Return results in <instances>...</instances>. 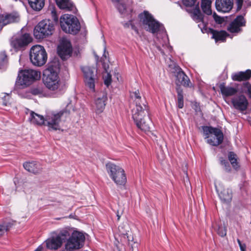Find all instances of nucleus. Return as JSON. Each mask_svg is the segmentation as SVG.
Segmentation results:
<instances>
[{
	"label": "nucleus",
	"instance_id": "obj_60",
	"mask_svg": "<svg viewBox=\"0 0 251 251\" xmlns=\"http://www.w3.org/2000/svg\"><path fill=\"white\" fill-rule=\"evenodd\" d=\"M4 105H7V102H4V101H3V103H2Z\"/></svg>",
	"mask_w": 251,
	"mask_h": 251
},
{
	"label": "nucleus",
	"instance_id": "obj_62",
	"mask_svg": "<svg viewBox=\"0 0 251 251\" xmlns=\"http://www.w3.org/2000/svg\"><path fill=\"white\" fill-rule=\"evenodd\" d=\"M248 84H249V83H248V82H247V83H245V84H244V85H248Z\"/></svg>",
	"mask_w": 251,
	"mask_h": 251
},
{
	"label": "nucleus",
	"instance_id": "obj_61",
	"mask_svg": "<svg viewBox=\"0 0 251 251\" xmlns=\"http://www.w3.org/2000/svg\"><path fill=\"white\" fill-rule=\"evenodd\" d=\"M112 1L117 2L119 1V0H112Z\"/></svg>",
	"mask_w": 251,
	"mask_h": 251
},
{
	"label": "nucleus",
	"instance_id": "obj_27",
	"mask_svg": "<svg viewBox=\"0 0 251 251\" xmlns=\"http://www.w3.org/2000/svg\"><path fill=\"white\" fill-rule=\"evenodd\" d=\"M57 6L62 9L74 11L75 6L70 0H55Z\"/></svg>",
	"mask_w": 251,
	"mask_h": 251
},
{
	"label": "nucleus",
	"instance_id": "obj_31",
	"mask_svg": "<svg viewBox=\"0 0 251 251\" xmlns=\"http://www.w3.org/2000/svg\"><path fill=\"white\" fill-rule=\"evenodd\" d=\"M211 3L210 0H201V9L203 12L207 15H211L212 14Z\"/></svg>",
	"mask_w": 251,
	"mask_h": 251
},
{
	"label": "nucleus",
	"instance_id": "obj_1",
	"mask_svg": "<svg viewBox=\"0 0 251 251\" xmlns=\"http://www.w3.org/2000/svg\"><path fill=\"white\" fill-rule=\"evenodd\" d=\"M108 174L117 185L124 186L126 182V176L124 170L119 166L109 162L106 164Z\"/></svg>",
	"mask_w": 251,
	"mask_h": 251
},
{
	"label": "nucleus",
	"instance_id": "obj_6",
	"mask_svg": "<svg viewBox=\"0 0 251 251\" xmlns=\"http://www.w3.org/2000/svg\"><path fill=\"white\" fill-rule=\"evenodd\" d=\"M43 82L46 87L51 90H55L59 87V77L55 68L50 66L43 72Z\"/></svg>",
	"mask_w": 251,
	"mask_h": 251
},
{
	"label": "nucleus",
	"instance_id": "obj_34",
	"mask_svg": "<svg viewBox=\"0 0 251 251\" xmlns=\"http://www.w3.org/2000/svg\"><path fill=\"white\" fill-rule=\"evenodd\" d=\"M236 154L233 152L230 151L228 153V158L232 167L237 169L239 168V165L237 160Z\"/></svg>",
	"mask_w": 251,
	"mask_h": 251
},
{
	"label": "nucleus",
	"instance_id": "obj_44",
	"mask_svg": "<svg viewBox=\"0 0 251 251\" xmlns=\"http://www.w3.org/2000/svg\"><path fill=\"white\" fill-rule=\"evenodd\" d=\"M235 3L237 5L236 11H238L240 10L242 8L243 3V0H235Z\"/></svg>",
	"mask_w": 251,
	"mask_h": 251
},
{
	"label": "nucleus",
	"instance_id": "obj_17",
	"mask_svg": "<svg viewBox=\"0 0 251 251\" xmlns=\"http://www.w3.org/2000/svg\"><path fill=\"white\" fill-rule=\"evenodd\" d=\"M233 0H216L215 6L219 12H229L233 8Z\"/></svg>",
	"mask_w": 251,
	"mask_h": 251
},
{
	"label": "nucleus",
	"instance_id": "obj_48",
	"mask_svg": "<svg viewBox=\"0 0 251 251\" xmlns=\"http://www.w3.org/2000/svg\"><path fill=\"white\" fill-rule=\"evenodd\" d=\"M240 249L241 251H246V245L245 244H243L242 245H240Z\"/></svg>",
	"mask_w": 251,
	"mask_h": 251
},
{
	"label": "nucleus",
	"instance_id": "obj_51",
	"mask_svg": "<svg viewBox=\"0 0 251 251\" xmlns=\"http://www.w3.org/2000/svg\"><path fill=\"white\" fill-rule=\"evenodd\" d=\"M221 163L222 164L225 165L226 167V165L228 166V163L225 160H221Z\"/></svg>",
	"mask_w": 251,
	"mask_h": 251
},
{
	"label": "nucleus",
	"instance_id": "obj_41",
	"mask_svg": "<svg viewBox=\"0 0 251 251\" xmlns=\"http://www.w3.org/2000/svg\"><path fill=\"white\" fill-rule=\"evenodd\" d=\"M116 7L121 13H124L126 10V7L124 4L122 3H118Z\"/></svg>",
	"mask_w": 251,
	"mask_h": 251
},
{
	"label": "nucleus",
	"instance_id": "obj_59",
	"mask_svg": "<svg viewBox=\"0 0 251 251\" xmlns=\"http://www.w3.org/2000/svg\"><path fill=\"white\" fill-rule=\"evenodd\" d=\"M6 98H7L8 100L9 99V95H7L6 96H4V99H6Z\"/></svg>",
	"mask_w": 251,
	"mask_h": 251
},
{
	"label": "nucleus",
	"instance_id": "obj_54",
	"mask_svg": "<svg viewBox=\"0 0 251 251\" xmlns=\"http://www.w3.org/2000/svg\"><path fill=\"white\" fill-rule=\"evenodd\" d=\"M130 24H132L131 22L130 21H129V23H126L124 24V27H128L129 26V25H130Z\"/></svg>",
	"mask_w": 251,
	"mask_h": 251
},
{
	"label": "nucleus",
	"instance_id": "obj_40",
	"mask_svg": "<svg viewBox=\"0 0 251 251\" xmlns=\"http://www.w3.org/2000/svg\"><path fill=\"white\" fill-rule=\"evenodd\" d=\"M217 233L221 237H224L226 234V229L225 227L219 226L217 230Z\"/></svg>",
	"mask_w": 251,
	"mask_h": 251
},
{
	"label": "nucleus",
	"instance_id": "obj_15",
	"mask_svg": "<svg viewBox=\"0 0 251 251\" xmlns=\"http://www.w3.org/2000/svg\"><path fill=\"white\" fill-rule=\"evenodd\" d=\"M32 38L29 34L25 33L18 38L12 39L11 45L16 50H20L27 46L32 41Z\"/></svg>",
	"mask_w": 251,
	"mask_h": 251
},
{
	"label": "nucleus",
	"instance_id": "obj_38",
	"mask_svg": "<svg viewBox=\"0 0 251 251\" xmlns=\"http://www.w3.org/2000/svg\"><path fill=\"white\" fill-rule=\"evenodd\" d=\"M8 24L9 23L6 18L5 13L0 14V32H1L3 26Z\"/></svg>",
	"mask_w": 251,
	"mask_h": 251
},
{
	"label": "nucleus",
	"instance_id": "obj_45",
	"mask_svg": "<svg viewBox=\"0 0 251 251\" xmlns=\"http://www.w3.org/2000/svg\"><path fill=\"white\" fill-rule=\"evenodd\" d=\"M74 109V104L72 103L71 101L67 103V104L66 106L65 110H71Z\"/></svg>",
	"mask_w": 251,
	"mask_h": 251
},
{
	"label": "nucleus",
	"instance_id": "obj_49",
	"mask_svg": "<svg viewBox=\"0 0 251 251\" xmlns=\"http://www.w3.org/2000/svg\"><path fill=\"white\" fill-rule=\"evenodd\" d=\"M130 25H131V28L133 30H134L138 34V30L137 27L134 25H133L132 24H130Z\"/></svg>",
	"mask_w": 251,
	"mask_h": 251
},
{
	"label": "nucleus",
	"instance_id": "obj_37",
	"mask_svg": "<svg viewBox=\"0 0 251 251\" xmlns=\"http://www.w3.org/2000/svg\"><path fill=\"white\" fill-rule=\"evenodd\" d=\"M194 21L197 23H199L198 26L201 29L202 33H209V28H207L206 24L203 22V15L202 14L201 20L200 21H197L196 20Z\"/></svg>",
	"mask_w": 251,
	"mask_h": 251
},
{
	"label": "nucleus",
	"instance_id": "obj_10",
	"mask_svg": "<svg viewBox=\"0 0 251 251\" xmlns=\"http://www.w3.org/2000/svg\"><path fill=\"white\" fill-rule=\"evenodd\" d=\"M132 118L137 126L141 131L145 132L150 131V127L148 123L150 121L148 115L145 111H133Z\"/></svg>",
	"mask_w": 251,
	"mask_h": 251
},
{
	"label": "nucleus",
	"instance_id": "obj_58",
	"mask_svg": "<svg viewBox=\"0 0 251 251\" xmlns=\"http://www.w3.org/2000/svg\"><path fill=\"white\" fill-rule=\"evenodd\" d=\"M242 112H244V111H242ZM245 112H243V113L245 114H250L249 112H247V111H245Z\"/></svg>",
	"mask_w": 251,
	"mask_h": 251
},
{
	"label": "nucleus",
	"instance_id": "obj_50",
	"mask_svg": "<svg viewBox=\"0 0 251 251\" xmlns=\"http://www.w3.org/2000/svg\"><path fill=\"white\" fill-rule=\"evenodd\" d=\"M248 94L250 97L251 98V85H250L248 87Z\"/></svg>",
	"mask_w": 251,
	"mask_h": 251
},
{
	"label": "nucleus",
	"instance_id": "obj_52",
	"mask_svg": "<svg viewBox=\"0 0 251 251\" xmlns=\"http://www.w3.org/2000/svg\"><path fill=\"white\" fill-rule=\"evenodd\" d=\"M39 92V90L37 89H34L32 90V93L33 94H35V95L37 94Z\"/></svg>",
	"mask_w": 251,
	"mask_h": 251
},
{
	"label": "nucleus",
	"instance_id": "obj_20",
	"mask_svg": "<svg viewBox=\"0 0 251 251\" xmlns=\"http://www.w3.org/2000/svg\"><path fill=\"white\" fill-rule=\"evenodd\" d=\"M176 80L184 87L190 86V84L191 83L190 80L184 72L182 71V69L178 67L176 68Z\"/></svg>",
	"mask_w": 251,
	"mask_h": 251
},
{
	"label": "nucleus",
	"instance_id": "obj_53",
	"mask_svg": "<svg viewBox=\"0 0 251 251\" xmlns=\"http://www.w3.org/2000/svg\"><path fill=\"white\" fill-rule=\"evenodd\" d=\"M43 247L42 246H39L34 251H42Z\"/></svg>",
	"mask_w": 251,
	"mask_h": 251
},
{
	"label": "nucleus",
	"instance_id": "obj_46",
	"mask_svg": "<svg viewBox=\"0 0 251 251\" xmlns=\"http://www.w3.org/2000/svg\"><path fill=\"white\" fill-rule=\"evenodd\" d=\"M111 81V76L109 75H107V78L104 80V84L107 86H109Z\"/></svg>",
	"mask_w": 251,
	"mask_h": 251
},
{
	"label": "nucleus",
	"instance_id": "obj_24",
	"mask_svg": "<svg viewBox=\"0 0 251 251\" xmlns=\"http://www.w3.org/2000/svg\"><path fill=\"white\" fill-rule=\"evenodd\" d=\"M234 81H246L251 77V70H247L245 72H239L233 74L231 76Z\"/></svg>",
	"mask_w": 251,
	"mask_h": 251
},
{
	"label": "nucleus",
	"instance_id": "obj_29",
	"mask_svg": "<svg viewBox=\"0 0 251 251\" xmlns=\"http://www.w3.org/2000/svg\"><path fill=\"white\" fill-rule=\"evenodd\" d=\"M219 197L222 201L225 203L230 202L232 200V193L230 189H224L219 194Z\"/></svg>",
	"mask_w": 251,
	"mask_h": 251
},
{
	"label": "nucleus",
	"instance_id": "obj_32",
	"mask_svg": "<svg viewBox=\"0 0 251 251\" xmlns=\"http://www.w3.org/2000/svg\"><path fill=\"white\" fill-rule=\"evenodd\" d=\"M106 95L102 93L100 97L98 98L96 100V105L98 110L103 109L106 105V101L107 100Z\"/></svg>",
	"mask_w": 251,
	"mask_h": 251
},
{
	"label": "nucleus",
	"instance_id": "obj_26",
	"mask_svg": "<svg viewBox=\"0 0 251 251\" xmlns=\"http://www.w3.org/2000/svg\"><path fill=\"white\" fill-rule=\"evenodd\" d=\"M45 0H27L30 7L35 11H40L45 6Z\"/></svg>",
	"mask_w": 251,
	"mask_h": 251
},
{
	"label": "nucleus",
	"instance_id": "obj_9",
	"mask_svg": "<svg viewBox=\"0 0 251 251\" xmlns=\"http://www.w3.org/2000/svg\"><path fill=\"white\" fill-rule=\"evenodd\" d=\"M85 237L83 233L74 231L65 244V249L69 251L81 248L84 243Z\"/></svg>",
	"mask_w": 251,
	"mask_h": 251
},
{
	"label": "nucleus",
	"instance_id": "obj_2",
	"mask_svg": "<svg viewBox=\"0 0 251 251\" xmlns=\"http://www.w3.org/2000/svg\"><path fill=\"white\" fill-rule=\"evenodd\" d=\"M61 29L66 33L76 34L80 29V25L75 16L72 15L65 14L60 19Z\"/></svg>",
	"mask_w": 251,
	"mask_h": 251
},
{
	"label": "nucleus",
	"instance_id": "obj_8",
	"mask_svg": "<svg viewBox=\"0 0 251 251\" xmlns=\"http://www.w3.org/2000/svg\"><path fill=\"white\" fill-rule=\"evenodd\" d=\"M139 17L146 30L152 33L157 32L160 28V23L147 11L139 14Z\"/></svg>",
	"mask_w": 251,
	"mask_h": 251
},
{
	"label": "nucleus",
	"instance_id": "obj_42",
	"mask_svg": "<svg viewBox=\"0 0 251 251\" xmlns=\"http://www.w3.org/2000/svg\"><path fill=\"white\" fill-rule=\"evenodd\" d=\"M50 14L52 19L54 21V22L57 23L58 19L56 12L54 8H52L51 10Z\"/></svg>",
	"mask_w": 251,
	"mask_h": 251
},
{
	"label": "nucleus",
	"instance_id": "obj_7",
	"mask_svg": "<svg viewBox=\"0 0 251 251\" xmlns=\"http://www.w3.org/2000/svg\"><path fill=\"white\" fill-rule=\"evenodd\" d=\"M47 58V53L43 46L37 45L31 48L30 59L34 65L38 67L44 65L46 63Z\"/></svg>",
	"mask_w": 251,
	"mask_h": 251
},
{
	"label": "nucleus",
	"instance_id": "obj_25",
	"mask_svg": "<svg viewBox=\"0 0 251 251\" xmlns=\"http://www.w3.org/2000/svg\"><path fill=\"white\" fill-rule=\"evenodd\" d=\"M29 120L30 122L34 125L39 126H44L45 117L31 111Z\"/></svg>",
	"mask_w": 251,
	"mask_h": 251
},
{
	"label": "nucleus",
	"instance_id": "obj_12",
	"mask_svg": "<svg viewBox=\"0 0 251 251\" xmlns=\"http://www.w3.org/2000/svg\"><path fill=\"white\" fill-rule=\"evenodd\" d=\"M94 68L89 66L81 67L83 73L85 85L92 91H95V84L97 79V75L94 73Z\"/></svg>",
	"mask_w": 251,
	"mask_h": 251
},
{
	"label": "nucleus",
	"instance_id": "obj_33",
	"mask_svg": "<svg viewBox=\"0 0 251 251\" xmlns=\"http://www.w3.org/2000/svg\"><path fill=\"white\" fill-rule=\"evenodd\" d=\"M203 135L205 136V138H208L210 134H213L216 131L219 129L209 126H202L201 127Z\"/></svg>",
	"mask_w": 251,
	"mask_h": 251
},
{
	"label": "nucleus",
	"instance_id": "obj_4",
	"mask_svg": "<svg viewBox=\"0 0 251 251\" xmlns=\"http://www.w3.org/2000/svg\"><path fill=\"white\" fill-rule=\"evenodd\" d=\"M40 73L34 70H21L17 77L16 84L22 87H26L35 80L40 78Z\"/></svg>",
	"mask_w": 251,
	"mask_h": 251
},
{
	"label": "nucleus",
	"instance_id": "obj_28",
	"mask_svg": "<svg viewBox=\"0 0 251 251\" xmlns=\"http://www.w3.org/2000/svg\"><path fill=\"white\" fill-rule=\"evenodd\" d=\"M131 96L132 98H134L136 100V110H146L148 109V106L146 104V102L145 101L144 103H142V105L140 104L139 102V100L141 99V96H140V93L139 90H136L135 92H133Z\"/></svg>",
	"mask_w": 251,
	"mask_h": 251
},
{
	"label": "nucleus",
	"instance_id": "obj_13",
	"mask_svg": "<svg viewBox=\"0 0 251 251\" xmlns=\"http://www.w3.org/2000/svg\"><path fill=\"white\" fill-rule=\"evenodd\" d=\"M58 53L62 60L69 58L72 53V47L70 41L65 38L60 40V45L58 47Z\"/></svg>",
	"mask_w": 251,
	"mask_h": 251
},
{
	"label": "nucleus",
	"instance_id": "obj_30",
	"mask_svg": "<svg viewBox=\"0 0 251 251\" xmlns=\"http://www.w3.org/2000/svg\"><path fill=\"white\" fill-rule=\"evenodd\" d=\"M5 14L9 24L18 23L21 20L20 15L16 11L6 12Z\"/></svg>",
	"mask_w": 251,
	"mask_h": 251
},
{
	"label": "nucleus",
	"instance_id": "obj_36",
	"mask_svg": "<svg viewBox=\"0 0 251 251\" xmlns=\"http://www.w3.org/2000/svg\"><path fill=\"white\" fill-rule=\"evenodd\" d=\"M7 56L5 51H2L0 53V69H2L7 63Z\"/></svg>",
	"mask_w": 251,
	"mask_h": 251
},
{
	"label": "nucleus",
	"instance_id": "obj_47",
	"mask_svg": "<svg viewBox=\"0 0 251 251\" xmlns=\"http://www.w3.org/2000/svg\"><path fill=\"white\" fill-rule=\"evenodd\" d=\"M193 106V108L195 110H198V109H200L201 108L200 103H198L197 102H193V106Z\"/></svg>",
	"mask_w": 251,
	"mask_h": 251
},
{
	"label": "nucleus",
	"instance_id": "obj_39",
	"mask_svg": "<svg viewBox=\"0 0 251 251\" xmlns=\"http://www.w3.org/2000/svg\"><path fill=\"white\" fill-rule=\"evenodd\" d=\"M11 225L10 223H3L0 224V236L4 234V232L11 227Z\"/></svg>",
	"mask_w": 251,
	"mask_h": 251
},
{
	"label": "nucleus",
	"instance_id": "obj_22",
	"mask_svg": "<svg viewBox=\"0 0 251 251\" xmlns=\"http://www.w3.org/2000/svg\"><path fill=\"white\" fill-rule=\"evenodd\" d=\"M213 135H214V136H211L209 139H207V142L212 146H217L223 141V133L220 129H219Z\"/></svg>",
	"mask_w": 251,
	"mask_h": 251
},
{
	"label": "nucleus",
	"instance_id": "obj_16",
	"mask_svg": "<svg viewBox=\"0 0 251 251\" xmlns=\"http://www.w3.org/2000/svg\"><path fill=\"white\" fill-rule=\"evenodd\" d=\"M68 234L67 231L61 232L55 238L48 239L46 240V243L47 248L50 250H57L60 248L62 244L63 238L62 237H65Z\"/></svg>",
	"mask_w": 251,
	"mask_h": 251
},
{
	"label": "nucleus",
	"instance_id": "obj_19",
	"mask_svg": "<svg viewBox=\"0 0 251 251\" xmlns=\"http://www.w3.org/2000/svg\"><path fill=\"white\" fill-rule=\"evenodd\" d=\"M232 102L234 107L239 110H246L248 105L247 99L242 95L234 98Z\"/></svg>",
	"mask_w": 251,
	"mask_h": 251
},
{
	"label": "nucleus",
	"instance_id": "obj_5",
	"mask_svg": "<svg viewBox=\"0 0 251 251\" xmlns=\"http://www.w3.org/2000/svg\"><path fill=\"white\" fill-rule=\"evenodd\" d=\"M64 114H69V111H51L45 116V126L50 131L61 130L60 122Z\"/></svg>",
	"mask_w": 251,
	"mask_h": 251
},
{
	"label": "nucleus",
	"instance_id": "obj_56",
	"mask_svg": "<svg viewBox=\"0 0 251 251\" xmlns=\"http://www.w3.org/2000/svg\"><path fill=\"white\" fill-rule=\"evenodd\" d=\"M237 242H238V245H239V246H240V245H242L243 244H242L241 241L239 239H237Z\"/></svg>",
	"mask_w": 251,
	"mask_h": 251
},
{
	"label": "nucleus",
	"instance_id": "obj_21",
	"mask_svg": "<svg viewBox=\"0 0 251 251\" xmlns=\"http://www.w3.org/2000/svg\"><path fill=\"white\" fill-rule=\"evenodd\" d=\"M23 166L26 171L34 174L40 173L42 169L40 164L35 161L25 162Z\"/></svg>",
	"mask_w": 251,
	"mask_h": 251
},
{
	"label": "nucleus",
	"instance_id": "obj_3",
	"mask_svg": "<svg viewBox=\"0 0 251 251\" xmlns=\"http://www.w3.org/2000/svg\"><path fill=\"white\" fill-rule=\"evenodd\" d=\"M55 30L54 25L50 20H43L35 26L33 34L37 39H43L51 35Z\"/></svg>",
	"mask_w": 251,
	"mask_h": 251
},
{
	"label": "nucleus",
	"instance_id": "obj_43",
	"mask_svg": "<svg viewBox=\"0 0 251 251\" xmlns=\"http://www.w3.org/2000/svg\"><path fill=\"white\" fill-rule=\"evenodd\" d=\"M212 16L215 21L218 24H222L224 21L223 19L217 15L215 12L213 13Z\"/></svg>",
	"mask_w": 251,
	"mask_h": 251
},
{
	"label": "nucleus",
	"instance_id": "obj_14",
	"mask_svg": "<svg viewBox=\"0 0 251 251\" xmlns=\"http://www.w3.org/2000/svg\"><path fill=\"white\" fill-rule=\"evenodd\" d=\"M246 20L242 15L237 17L228 25L227 30L232 33H238L242 31V27L246 25Z\"/></svg>",
	"mask_w": 251,
	"mask_h": 251
},
{
	"label": "nucleus",
	"instance_id": "obj_63",
	"mask_svg": "<svg viewBox=\"0 0 251 251\" xmlns=\"http://www.w3.org/2000/svg\"><path fill=\"white\" fill-rule=\"evenodd\" d=\"M162 158L164 157V154L163 153L162 154Z\"/></svg>",
	"mask_w": 251,
	"mask_h": 251
},
{
	"label": "nucleus",
	"instance_id": "obj_11",
	"mask_svg": "<svg viewBox=\"0 0 251 251\" xmlns=\"http://www.w3.org/2000/svg\"><path fill=\"white\" fill-rule=\"evenodd\" d=\"M183 4L187 7L186 11L188 12L194 20L200 21L202 19V13L199 7V2L198 0H183Z\"/></svg>",
	"mask_w": 251,
	"mask_h": 251
},
{
	"label": "nucleus",
	"instance_id": "obj_18",
	"mask_svg": "<svg viewBox=\"0 0 251 251\" xmlns=\"http://www.w3.org/2000/svg\"><path fill=\"white\" fill-rule=\"evenodd\" d=\"M209 33L212 35V38L217 42H224L229 34L225 30H217L209 28Z\"/></svg>",
	"mask_w": 251,
	"mask_h": 251
},
{
	"label": "nucleus",
	"instance_id": "obj_57",
	"mask_svg": "<svg viewBox=\"0 0 251 251\" xmlns=\"http://www.w3.org/2000/svg\"><path fill=\"white\" fill-rule=\"evenodd\" d=\"M117 219L118 220H119L121 217V216L119 215V214L118 213L117 214Z\"/></svg>",
	"mask_w": 251,
	"mask_h": 251
},
{
	"label": "nucleus",
	"instance_id": "obj_35",
	"mask_svg": "<svg viewBox=\"0 0 251 251\" xmlns=\"http://www.w3.org/2000/svg\"><path fill=\"white\" fill-rule=\"evenodd\" d=\"M177 105L179 108H182L183 106V91L179 88H177Z\"/></svg>",
	"mask_w": 251,
	"mask_h": 251
},
{
	"label": "nucleus",
	"instance_id": "obj_55",
	"mask_svg": "<svg viewBox=\"0 0 251 251\" xmlns=\"http://www.w3.org/2000/svg\"><path fill=\"white\" fill-rule=\"evenodd\" d=\"M245 3H246L247 4V6H250L251 5V2L248 0V1H245Z\"/></svg>",
	"mask_w": 251,
	"mask_h": 251
},
{
	"label": "nucleus",
	"instance_id": "obj_23",
	"mask_svg": "<svg viewBox=\"0 0 251 251\" xmlns=\"http://www.w3.org/2000/svg\"><path fill=\"white\" fill-rule=\"evenodd\" d=\"M219 88L222 95L225 97L234 96L238 92L237 88L226 86L224 83L220 84Z\"/></svg>",
	"mask_w": 251,
	"mask_h": 251
}]
</instances>
